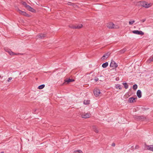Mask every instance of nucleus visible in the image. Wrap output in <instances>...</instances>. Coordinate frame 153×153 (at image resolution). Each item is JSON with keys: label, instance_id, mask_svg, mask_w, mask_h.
Segmentation results:
<instances>
[{"label": "nucleus", "instance_id": "9d476101", "mask_svg": "<svg viewBox=\"0 0 153 153\" xmlns=\"http://www.w3.org/2000/svg\"><path fill=\"white\" fill-rule=\"evenodd\" d=\"M137 99V97L134 98L131 97L128 99V102L130 103L134 102H135V100Z\"/></svg>", "mask_w": 153, "mask_h": 153}, {"label": "nucleus", "instance_id": "e433bc0d", "mask_svg": "<svg viewBox=\"0 0 153 153\" xmlns=\"http://www.w3.org/2000/svg\"><path fill=\"white\" fill-rule=\"evenodd\" d=\"M100 81H103V80H100Z\"/></svg>", "mask_w": 153, "mask_h": 153}, {"label": "nucleus", "instance_id": "6e6552de", "mask_svg": "<svg viewBox=\"0 0 153 153\" xmlns=\"http://www.w3.org/2000/svg\"><path fill=\"white\" fill-rule=\"evenodd\" d=\"M6 52H8L9 54L11 55H19L20 54L19 53L17 54L16 53H15L13 52H12V51H11L9 49H7L5 50Z\"/></svg>", "mask_w": 153, "mask_h": 153}, {"label": "nucleus", "instance_id": "f8f14e48", "mask_svg": "<svg viewBox=\"0 0 153 153\" xmlns=\"http://www.w3.org/2000/svg\"><path fill=\"white\" fill-rule=\"evenodd\" d=\"M110 53L109 52H108L107 53L105 54L102 57V59H105V58H107L110 55Z\"/></svg>", "mask_w": 153, "mask_h": 153}, {"label": "nucleus", "instance_id": "f257e3e1", "mask_svg": "<svg viewBox=\"0 0 153 153\" xmlns=\"http://www.w3.org/2000/svg\"><path fill=\"white\" fill-rule=\"evenodd\" d=\"M107 26L109 28H118V26L117 25H114L112 22H110L108 23L107 25Z\"/></svg>", "mask_w": 153, "mask_h": 153}, {"label": "nucleus", "instance_id": "bb28decb", "mask_svg": "<svg viewBox=\"0 0 153 153\" xmlns=\"http://www.w3.org/2000/svg\"><path fill=\"white\" fill-rule=\"evenodd\" d=\"M74 152H78L79 153H82L83 152H82L80 150H76L74 151Z\"/></svg>", "mask_w": 153, "mask_h": 153}, {"label": "nucleus", "instance_id": "f3484780", "mask_svg": "<svg viewBox=\"0 0 153 153\" xmlns=\"http://www.w3.org/2000/svg\"><path fill=\"white\" fill-rule=\"evenodd\" d=\"M153 61V57H150V58L147 61V63H150Z\"/></svg>", "mask_w": 153, "mask_h": 153}, {"label": "nucleus", "instance_id": "f704fd0d", "mask_svg": "<svg viewBox=\"0 0 153 153\" xmlns=\"http://www.w3.org/2000/svg\"><path fill=\"white\" fill-rule=\"evenodd\" d=\"M142 116H140L139 117V119H142Z\"/></svg>", "mask_w": 153, "mask_h": 153}, {"label": "nucleus", "instance_id": "412c9836", "mask_svg": "<svg viewBox=\"0 0 153 153\" xmlns=\"http://www.w3.org/2000/svg\"><path fill=\"white\" fill-rule=\"evenodd\" d=\"M45 85L44 84H42L39 86L38 87V88L39 89H41L45 87Z\"/></svg>", "mask_w": 153, "mask_h": 153}, {"label": "nucleus", "instance_id": "423d86ee", "mask_svg": "<svg viewBox=\"0 0 153 153\" xmlns=\"http://www.w3.org/2000/svg\"><path fill=\"white\" fill-rule=\"evenodd\" d=\"M45 36V34L40 33L36 36V39H42Z\"/></svg>", "mask_w": 153, "mask_h": 153}, {"label": "nucleus", "instance_id": "5701e85b", "mask_svg": "<svg viewBox=\"0 0 153 153\" xmlns=\"http://www.w3.org/2000/svg\"><path fill=\"white\" fill-rule=\"evenodd\" d=\"M22 4L24 6V7L27 8V7L28 6V5L25 2H23L22 3Z\"/></svg>", "mask_w": 153, "mask_h": 153}, {"label": "nucleus", "instance_id": "4468645a", "mask_svg": "<svg viewBox=\"0 0 153 153\" xmlns=\"http://www.w3.org/2000/svg\"><path fill=\"white\" fill-rule=\"evenodd\" d=\"M26 9L29 11L33 12H34L35 11V10L33 9V8L30 7L29 5L27 7V8Z\"/></svg>", "mask_w": 153, "mask_h": 153}, {"label": "nucleus", "instance_id": "7c9ffc66", "mask_svg": "<svg viewBox=\"0 0 153 153\" xmlns=\"http://www.w3.org/2000/svg\"><path fill=\"white\" fill-rule=\"evenodd\" d=\"M111 146H113V147H114L115 146V143H113L112 144H111Z\"/></svg>", "mask_w": 153, "mask_h": 153}, {"label": "nucleus", "instance_id": "7ed1b4c3", "mask_svg": "<svg viewBox=\"0 0 153 153\" xmlns=\"http://www.w3.org/2000/svg\"><path fill=\"white\" fill-rule=\"evenodd\" d=\"M110 67L113 68H116L117 66V64L113 60H111L110 65Z\"/></svg>", "mask_w": 153, "mask_h": 153}, {"label": "nucleus", "instance_id": "ddd939ff", "mask_svg": "<svg viewBox=\"0 0 153 153\" xmlns=\"http://www.w3.org/2000/svg\"><path fill=\"white\" fill-rule=\"evenodd\" d=\"M137 95L138 98H140L142 96L141 92L140 90H138L137 91Z\"/></svg>", "mask_w": 153, "mask_h": 153}, {"label": "nucleus", "instance_id": "2f4dec72", "mask_svg": "<svg viewBox=\"0 0 153 153\" xmlns=\"http://www.w3.org/2000/svg\"><path fill=\"white\" fill-rule=\"evenodd\" d=\"M146 21V19H142L141 20V22H142L143 23V22H144L145 21Z\"/></svg>", "mask_w": 153, "mask_h": 153}, {"label": "nucleus", "instance_id": "a211bd4d", "mask_svg": "<svg viewBox=\"0 0 153 153\" xmlns=\"http://www.w3.org/2000/svg\"><path fill=\"white\" fill-rule=\"evenodd\" d=\"M92 129L95 132L97 133L99 131L96 126H93L92 127Z\"/></svg>", "mask_w": 153, "mask_h": 153}, {"label": "nucleus", "instance_id": "b1692460", "mask_svg": "<svg viewBox=\"0 0 153 153\" xmlns=\"http://www.w3.org/2000/svg\"><path fill=\"white\" fill-rule=\"evenodd\" d=\"M116 88L117 89H121L120 85L119 84L116 85Z\"/></svg>", "mask_w": 153, "mask_h": 153}, {"label": "nucleus", "instance_id": "a878e982", "mask_svg": "<svg viewBox=\"0 0 153 153\" xmlns=\"http://www.w3.org/2000/svg\"><path fill=\"white\" fill-rule=\"evenodd\" d=\"M126 51V49H123V50H122L119 51V52L121 53H124L125 51Z\"/></svg>", "mask_w": 153, "mask_h": 153}, {"label": "nucleus", "instance_id": "aec40b11", "mask_svg": "<svg viewBox=\"0 0 153 153\" xmlns=\"http://www.w3.org/2000/svg\"><path fill=\"white\" fill-rule=\"evenodd\" d=\"M74 81V79H69L65 81V82H67L68 83L71 82H73Z\"/></svg>", "mask_w": 153, "mask_h": 153}, {"label": "nucleus", "instance_id": "f03ea898", "mask_svg": "<svg viewBox=\"0 0 153 153\" xmlns=\"http://www.w3.org/2000/svg\"><path fill=\"white\" fill-rule=\"evenodd\" d=\"M141 6L144 7L148 8L151 6L150 4H148L146 1H143L141 2Z\"/></svg>", "mask_w": 153, "mask_h": 153}, {"label": "nucleus", "instance_id": "72a5a7b5", "mask_svg": "<svg viewBox=\"0 0 153 153\" xmlns=\"http://www.w3.org/2000/svg\"><path fill=\"white\" fill-rule=\"evenodd\" d=\"M94 80L96 81V82H97V81L98 80H99V79L98 78H96V79H94Z\"/></svg>", "mask_w": 153, "mask_h": 153}, {"label": "nucleus", "instance_id": "1a4fd4ad", "mask_svg": "<svg viewBox=\"0 0 153 153\" xmlns=\"http://www.w3.org/2000/svg\"><path fill=\"white\" fill-rule=\"evenodd\" d=\"M82 24H78L76 26H72L71 27V28L74 29H79L82 27Z\"/></svg>", "mask_w": 153, "mask_h": 153}, {"label": "nucleus", "instance_id": "4be33fe9", "mask_svg": "<svg viewBox=\"0 0 153 153\" xmlns=\"http://www.w3.org/2000/svg\"><path fill=\"white\" fill-rule=\"evenodd\" d=\"M90 100H84V104L85 105H87L89 104L90 103Z\"/></svg>", "mask_w": 153, "mask_h": 153}, {"label": "nucleus", "instance_id": "0eeeda50", "mask_svg": "<svg viewBox=\"0 0 153 153\" xmlns=\"http://www.w3.org/2000/svg\"><path fill=\"white\" fill-rule=\"evenodd\" d=\"M17 11L21 15L25 16H28L29 15L26 12L24 11H23L20 10L18 9Z\"/></svg>", "mask_w": 153, "mask_h": 153}, {"label": "nucleus", "instance_id": "cd10ccee", "mask_svg": "<svg viewBox=\"0 0 153 153\" xmlns=\"http://www.w3.org/2000/svg\"><path fill=\"white\" fill-rule=\"evenodd\" d=\"M135 21L134 20H132V21H130L129 22V25H132L135 22Z\"/></svg>", "mask_w": 153, "mask_h": 153}, {"label": "nucleus", "instance_id": "dca6fc26", "mask_svg": "<svg viewBox=\"0 0 153 153\" xmlns=\"http://www.w3.org/2000/svg\"><path fill=\"white\" fill-rule=\"evenodd\" d=\"M108 65V63L107 62H106L105 63H103L102 65V67L103 68H106Z\"/></svg>", "mask_w": 153, "mask_h": 153}, {"label": "nucleus", "instance_id": "c756f323", "mask_svg": "<svg viewBox=\"0 0 153 153\" xmlns=\"http://www.w3.org/2000/svg\"><path fill=\"white\" fill-rule=\"evenodd\" d=\"M12 79V78L11 77H9L7 80V81L8 82H10V80H11Z\"/></svg>", "mask_w": 153, "mask_h": 153}, {"label": "nucleus", "instance_id": "9b49d317", "mask_svg": "<svg viewBox=\"0 0 153 153\" xmlns=\"http://www.w3.org/2000/svg\"><path fill=\"white\" fill-rule=\"evenodd\" d=\"M82 117L84 118H89L90 116V114L88 113L83 114L82 115Z\"/></svg>", "mask_w": 153, "mask_h": 153}, {"label": "nucleus", "instance_id": "2eb2a0df", "mask_svg": "<svg viewBox=\"0 0 153 153\" xmlns=\"http://www.w3.org/2000/svg\"><path fill=\"white\" fill-rule=\"evenodd\" d=\"M147 149L153 151V145H148L147 146Z\"/></svg>", "mask_w": 153, "mask_h": 153}, {"label": "nucleus", "instance_id": "473e14b6", "mask_svg": "<svg viewBox=\"0 0 153 153\" xmlns=\"http://www.w3.org/2000/svg\"><path fill=\"white\" fill-rule=\"evenodd\" d=\"M139 148V146H138V145H137V146H135V149H138V148Z\"/></svg>", "mask_w": 153, "mask_h": 153}, {"label": "nucleus", "instance_id": "39448f33", "mask_svg": "<svg viewBox=\"0 0 153 153\" xmlns=\"http://www.w3.org/2000/svg\"><path fill=\"white\" fill-rule=\"evenodd\" d=\"M132 33L134 34L138 35H143L144 34V33L141 30H134L132 31Z\"/></svg>", "mask_w": 153, "mask_h": 153}, {"label": "nucleus", "instance_id": "393cba45", "mask_svg": "<svg viewBox=\"0 0 153 153\" xmlns=\"http://www.w3.org/2000/svg\"><path fill=\"white\" fill-rule=\"evenodd\" d=\"M137 85L136 84L134 85L132 87L135 90H136L137 89Z\"/></svg>", "mask_w": 153, "mask_h": 153}, {"label": "nucleus", "instance_id": "6ab92c4d", "mask_svg": "<svg viewBox=\"0 0 153 153\" xmlns=\"http://www.w3.org/2000/svg\"><path fill=\"white\" fill-rule=\"evenodd\" d=\"M123 84L126 89H127L128 88V85L126 82L123 83Z\"/></svg>", "mask_w": 153, "mask_h": 153}, {"label": "nucleus", "instance_id": "c9c22d12", "mask_svg": "<svg viewBox=\"0 0 153 153\" xmlns=\"http://www.w3.org/2000/svg\"><path fill=\"white\" fill-rule=\"evenodd\" d=\"M4 153V152H0V153Z\"/></svg>", "mask_w": 153, "mask_h": 153}, {"label": "nucleus", "instance_id": "20e7f679", "mask_svg": "<svg viewBox=\"0 0 153 153\" xmlns=\"http://www.w3.org/2000/svg\"><path fill=\"white\" fill-rule=\"evenodd\" d=\"M94 95L96 97H97L100 94V90L98 89H95L94 91Z\"/></svg>", "mask_w": 153, "mask_h": 153}, {"label": "nucleus", "instance_id": "4c0bfd02", "mask_svg": "<svg viewBox=\"0 0 153 153\" xmlns=\"http://www.w3.org/2000/svg\"><path fill=\"white\" fill-rule=\"evenodd\" d=\"M82 153H83V152H82Z\"/></svg>", "mask_w": 153, "mask_h": 153}, {"label": "nucleus", "instance_id": "c85d7f7f", "mask_svg": "<svg viewBox=\"0 0 153 153\" xmlns=\"http://www.w3.org/2000/svg\"><path fill=\"white\" fill-rule=\"evenodd\" d=\"M68 4L69 5L73 6L74 4V3H72L71 2H68Z\"/></svg>", "mask_w": 153, "mask_h": 153}]
</instances>
